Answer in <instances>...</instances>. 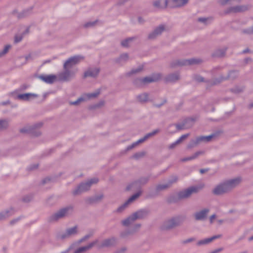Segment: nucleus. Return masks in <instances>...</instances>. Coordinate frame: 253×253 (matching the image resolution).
<instances>
[{
    "label": "nucleus",
    "mask_w": 253,
    "mask_h": 253,
    "mask_svg": "<svg viewBox=\"0 0 253 253\" xmlns=\"http://www.w3.org/2000/svg\"><path fill=\"white\" fill-rule=\"evenodd\" d=\"M136 39V37H132L127 38L121 42V45L123 47H127L128 46V43L130 42H131Z\"/></svg>",
    "instance_id": "nucleus-35"
},
{
    "label": "nucleus",
    "mask_w": 253,
    "mask_h": 253,
    "mask_svg": "<svg viewBox=\"0 0 253 253\" xmlns=\"http://www.w3.org/2000/svg\"><path fill=\"white\" fill-rule=\"evenodd\" d=\"M133 232L132 231V230H126L125 231H122L120 233V237L123 238H125L127 236H128L129 235H131L133 234Z\"/></svg>",
    "instance_id": "nucleus-40"
},
{
    "label": "nucleus",
    "mask_w": 253,
    "mask_h": 253,
    "mask_svg": "<svg viewBox=\"0 0 253 253\" xmlns=\"http://www.w3.org/2000/svg\"><path fill=\"white\" fill-rule=\"evenodd\" d=\"M227 49V47L216 49L211 53V57L217 58H222L225 56Z\"/></svg>",
    "instance_id": "nucleus-24"
},
{
    "label": "nucleus",
    "mask_w": 253,
    "mask_h": 253,
    "mask_svg": "<svg viewBox=\"0 0 253 253\" xmlns=\"http://www.w3.org/2000/svg\"><path fill=\"white\" fill-rule=\"evenodd\" d=\"M186 218L185 216L177 215L165 220L161 226L162 231H169L181 225Z\"/></svg>",
    "instance_id": "nucleus-2"
},
{
    "label": "nucleus",
    "mask_w": 253,
    "mask_h": 253,
    "mask_svg": "<svg viewBox=\"0 0 253 253\" xmlns=\"http://www.w3.org/2000/svg\"><path fill=\"white\" fill-rule=\"evenodd\" d=\"M87 250V249L86 246L81 247L77 249L75 251V253H81L84 252H85Z\"/></svg>",
    "instance_id": "nucleus-58"
},
{
    "label": "nucleus",
    "mask_w": 253,
    "mask_h": 253,
    "mask_svg": "<svg viewBox=\"0 0 253 253\" xmlns=\"http://www.w3.org/2000/svg\"><path fill=\"white\" fill-rule=\"evenodd\" d=\"M165 30V27L164 25H159L155 28L152 32L149 34L148 39L151 40L155 39L158 36L161 35Z\"/></svg>",
    "instance_id": "nucleus-13"
},
{
    "label": "nucleus",
    "mask_w": 253,
    "mask_h": 253,
    "mask_svg": "<svg viewBox=\"0 0 253 253\" xmlns=\"http://www.w3.org/2000/svg\"><path fill=\"white\" fill-rule=\"evenodd\" d=\"M99 93H100V92H99V91H98L96 92L88 93V94H87V96L88 98H95V97H96L99 94Z\"/></svg>",
    "instance_id": "nucleus-61"
},
{
    "label": "nucleus",
    "mask_w": 253,
    "mask_h": 253,
    "mask_svg": "<svg viewBox=\"0 0 253 253\" xmlns=\"http://www.w3.org/2000/svg\"><path fill=\"white\" fill-rule=\"evenodd\" d=\"M180 79V75L178 72L169 74L165 77L164 81L166 83H175Z\"/></svg>",
    "instance_id": "nucleus-18"
},
{
    "label": "nucleus",
    "mask_w": 253,
    "mask_h": 253,
    "mask_svg": "<svg viewBox=\"0 0 253 253\" xmlns=\"http://www.w3.org/2000/svg\"><path fill=\"white\" fill-rule=\"evenodd\" d=\"M169 187V185H168L167 183L165 184H158V185H157L156 187V190L157 192H159L165 189H166Z\"/></svg>",
    "instance_id": "nucleus-45"
},
{
    "label": "nucleus",
    "mask_w": 253,
    "mask_h": 253,
    "mask_svg": "<svg viewBox=\"0 0 253 253\" xmlns=\"http://www.w3.org/2000/svg\"><path fill=\"white\" fill-rule=\"evenodd\" d=\"M160 131V129H156L153 130L152 132L146 134L144 136L147 140L148 138H149L150 137H152L154 135H155V134H156L157 133H159Z\"/></svg>",
    "instance_id": "nucleus-46"
},
{
    "label": "nucleus",
    "mask_w": 253,
    "mask_h": 253,
    "mask_svg": "<svg viewBox=\"0 0 253 253\" xmlns=\"http://www.w3.org/2000/svg\"><path fill=\"white\" fill-rule=\"evenodd\" d=\"M104 101H101L99 102H98L95 104L90 106L89 107V109L90 110H94V109H95L96 108H98L101 107L102 106H103L104 105Z\"/></svg>",
    "instance_id": "nucleus-49"
},
{
    "label": "nucleus",
    "mask_w": 253,
    "mask_h": 253,
    "mask_svg": "<svg viewBox=\"0 0 253 253\" xmlns=\"http://www.w3.org/2000/svg\"><path fill=\"white\" fill-rule=\"evenodd\" d=\"M100 72V68H89L87 71H86L84 74L83 77L84 78H86L87 77H91V78H96Z\"/></svg>",
    "instance_id": "nucleus-20"
},
{
    "label": "nucleus",
    "mask_w": 253,
    "mask_h": 253,
    "mask_svg": "<svg viewBox=\"0 0 253 253\" xmlns=\"http://www.w3.org/2000/svg\"><path fill=\"white\" fill-rule=\"evenodd\" d=\"M241 181L240 177L225 180L215 187L212 190L213 195L219 196L230 192L232 189L238 185Z\"/></svg>",
    "instance_id": "nucleus-1"
},
{
    "label": "nucleus",
    "mask_w": 253,
    "mask_h": 253,
    "mask_svg": "<svg viewBox=\"0 0 253 253\" xmlns=\"http://www.w3.org/2000/svg\"><path fill=\"white\" fill-rule=\"evenodd\" d=\"M11 46L10 44H7L6 45L3 49L0 51V57H2V56L4 55L5 54H6L9 49L11 48Z\"/></svg>",
    "instance_id": "nucleus-48"
},
{
    "label": "nucleus",
    "mask_w": 253,
    "mask_h": 253,
    "mask_svg": "<svg viewBox=\"0 0 253 253\" xmlns=\"http://www.w3.org/2000/svg\"><path fill=\"white\" fill-rule=\"evenodd\" d=\"M195 120V119L194 118H187L183 120L182 124H171L169 126V127L175 126L176 127L177 131H179L183 129L185 126L189 123H191L190 125L192 126L193 123Z\"/></svg>",
    "instance_id": "nucleus-14"
},
{
    "label": "nucleus",
    "mask_w": 253,
    "mask_h": 253,
    "mask_svg": "<svg viewBox=\"0 0 253 253\" xmlns=\"http://www.w3.org/2000/svg\"><path fill=\"white\" fill-rule=\"evenodd\" d=\"M34 194L33 193H30L29 194L24 196L21 200L24 203H29L32 201L34 198Z\"/></svg>",
    "instance_id": "nucleus-34"
},
{
    "label": "nucleus",
    "mask_w": 253,
    "mask_h": 253,
    "mask_svg": "<svg viewBox=\"0 0 253 253\" xmlns=\"http://www.w3.org/2000/svg\"><path fill=\"white\" fill-rule=\"evenodd\" d=\"M223 69V67L218 66L216 67H215L212 69V70L211 71V73L212 74H214L216 73V71L218 70H221Z\"/></svg>",
    "instance_id": "nucleus-64"
},
{
    "label": "nucleus",
    "mask_w": 253,
    "mask_h": 253,
    "mask_svg": "<svg viewBox=\"0 0 253 253\" xmlns=\"http://www.w3.org/2000/svg\"><path fill=\"white\" fill-rule=\"evenodd\" d=\"M23 38V36L21 35H15L14 37V42L18 43L20 42Z\"/></svg>",
    "instance_id": "nucleus-59"
},
{
    "label": "nucleus",
    "mask_w": 253,
    "mask_h": 253,
    "mask_svg": "<svg viewBox=\"0 0 253 253\" xmlns=\"http://www.w3.org/2000/svg\"><path fill=\"white\" fill-rule=\"evenodd\" d=\"M42 126V123H38L34 124L28 128L23 127L20 129L19 131L22 133H28L34 136H39L41 135V132L37 129Z\"/></svg>",
    "instance_id": "nucleus-9"
},
{
    "label": "nucleus",
    "mask_w": 253,
    "mask_h": 253,
    "mask_svg": "<svg viewBox=\"0 0 253 253\" xmlns=\"http://www.w3.org/2000/svg\"><path fill=\"white\" fill-rule=\"evenodd\" d=\"M205 153L204 151H199L195 153L191 156V159L194 160L198 158L199 156L204 155Z\"/></svg>",
    "instance_id": "nucleus-52"
},
{
    "label": "nucleus",
    "mask_w": 253,
    "mask_h": 253,
    "mask_svg": "<svg viewBox=\"0 0 253 253\" xmlns=\"http://www.w3.org/2000/svg\"><path fill=\"white\" fill-rule=\"evenodd\" d=\"M10 121L8 119H0V131L7 129L9 126Z\"/></svg>",
    "instance_id": "nucleus-29"
},
{
    "label": "nucleus",
    "mask_w": 253,
    "mask_h": 253,
    "mask_svg": "<svg viewBox=\"0 0 253 253\" xmlns=\"http://www.w3.org/2000/svg\"><path fill=\"white\" fill-rule=\"evenodd\" d=\"M141 194V191H139L136 193L132 195L131 196H130L128 199L126 201V202L129 204L131 202H132L133 201L136 200L137 198H138Z\"/></svg>",
    "instance_id": "nucleus-36"
},
{
    "label": "nucleus",
    "mask_w": 253,
    "mask_h": 253,
    "mask_svg": "<svg viewBox=\"0 0 253 253\" xmlns=\"http://www.w3.org/2000/svg\"><path fill=\"white\" fill-rule=\"evenodd\" d=\"M150 178V175L140 177L138 179L128 185L126 187V190L129 191L132 189L135 190L140 188L141 186L144 185L148 183Z\"/></svg>",
    "instance_id": "nucleus-8"
},
{
    "label": "nucleus",
    "mask_w": 253,
    "mask_h": 253,
    "mask_svg": "<svg viewBox=\"0 0 253 253\" xmlns=\"http://www.w3.org/2000/svg\"><path fill=\"white\" fill-rule=\"evenodd\" d=\"M199 188L198 186H192L179 191L177 194V197L172 196L170 197L168 202L169 203H176L179 200L189 198L192 194L197 193Z\"/></svg>",
    "instance_id": "nucleus-3"
},
{
    "label": "nucleus",
    "mask_w": 253,
    "mask_h": 253,
    "mask_svg": "<svg viewBox=\"0 0 253 253\" xmlns=\"http://www.w3.org/2000/svg\"><path fill=\"white\" fill-rule=\"evenodd\" d=\"M167 102V98H164L163 100V102L160 104H153V106L160 108H161L163 105H164L165 103H166Z\"/></svg>",
    "instance_id": "nucleus-60"
},
{
    "label": "nucleus",
    "mask_w": 253,
    "mask_h": 253,
    "mask_svg": "<svg viewBox=\"0 0 253 253\" xmlns=\"http://www.w3.org/2000/svg\"><path fill=\"white\" fill-rule=\"evenodd\" d=\"M251 5L250 4L231 6L228 7L225 11L224 13L225 14H228L231 13H236L239 12H243L249 10L251 9Z\"/></svg>",
    "instance_id": "nucleus-10"
},
{
    "label": "nucleus",
    "mask_w": 253,
    "mask_h": 253,
    "mask_svg": "<svg viewBox=\"0 0 253 253\" xmlns=\"http://www.w3.org/2000/svg\"><path fill=\"white\" fill-rule=\"evenodd\" d=\"M128 203L126 201L125 203L120 206L116 211V212L117 213H121L127 207L128 205Z\"/></svg>",
    "instance_id": "nucleus-41"
},
{
    "label": "nucleus",
    "mask_w": 253,
    "mask_h": 253,
    "mask_svg": "<svg viewBox=\"0 0 253 253\" xmlns=\"http://www.w3.org/2000/svg\"><path fill=\"white\" fill-rule=\"evenodd\" d=\"M243 88L238 86L235 87L230 89L231 91L234 93H239L243 91Z\"/></svg>",
    "instance_id": "nucleus-54"
},
{
    "label": "nucleus",
    "mask_w": 253,
    "mask_h": 253,
    "mask_svg": "<svg viewBox=\"0 0 253 253\" xmlns=\"http://www.w3.org/2000/svg\"><path fill=\"white\" fill-rule=\"evenodd\" d=\"M77 232V227L74 226L73 227L67 229L66 232L65 233L61 234L60 236L61 239H64L69 237L70 236L75 235Z\"/></svg>",
    "instance_id": "nucleus-26"
},
{
    "label": "nucleus",
    "mask_w": 253,
    "mask_h": 253,
    "mask_svg": "<svg viewBox=\"0 0 253 253\" xmlns=\"http://www.w3.org/2000/svg\"><path fill=\"white\" fill-rule=\"evenodd\" d=\"M202 62V60L199 58H191L189 59H176L173 60L170 64L171 68H175L177 66H182L185 65H198Z\"/></svg>",
    "instance_id": "nucleus-7"
},
{
    "label": "nucleus",
    "mask_w": 253,
    "mask_h": 253,
    "mask_svg": "<svg viewBox=\"0 0 253 253\" xmlns=\"http://www.w3.org/2000/svg\"><path fill=\"white\" fill-rule=\"evenodd\" d=\"M117 244V239L115 237H111L104 240L100 245H98L99 249L104 248H111L116 246Z\"/></svg>",
    "instance_id": "nucleus-12"
},
{
    "label": "nucleus",
    "mask_w": 253,
    "mask_h": 253,
    "mask_svg": "<svg viewBox=\"0 0 253 253\" xmlns=\"http://www.w3.org/2000/svg\"><path fill=\"white\" fill-rule=\"evenodd\" d=\"M98 181V178H93L85 182L80 183L73 191V194L76 196L88 190L93 184L97 183Z\"/></svg>",
    "instance_id": "nucleus-6"
},
{
    "label": "nucleus",
    "mask_w": 253,
    "mask_h": 253,
    "mask_svg": "<svg viewBox=\"0 0 253 253\" xmlns=\"http://www.w3.org/2000/svg\"><path fill=\"white\" fill-rule=\"evenodd\" d=\"M178 178L176 175H172L168 181V185L169 187L173 183H176L178 181Z\"/></svg>",
    "instance_id": "nucleus-37"
},
{
    "label": "nucleus",
    "mask_w": 253,
    "mask_h": 253,
    "mask_svg": "<svg viewBox=\"0 0 253 253\" xmlns=\"http://www.w3.org/2000/svg\"><path fill=\"white\" fill-rule=\"evenodd\" d=\"M97 22V20L87 22L84 25V27L85 28L93 27L95 26Z\"/></svg>",
    "instance_id": "nucleus-47"
},
{
    "label": "nucleus",
    "mask_w": 253,
    "mask_h": 253,
    "mask_svg": "<svg viewBox=\"0 0 253 253\" xmlns=\"http://www.w3.org/2000/svg\"><path fill=\"white\" fill-rule=\"evenodd\" d=\"M142 78H136L133 81V84L136 86H140L143 84Z\"/></svg>",
    "instance_id": "nucleus-51"
},
{
    "label": "nucleus",
    "mask_w": 253,
    "mask_h": 253,
    "mask_svg": "<svg viewBox=\"0 0 253 253\" xmlns=\"http://www.w3.org/2000/svg\"><path fill=\"white\" fill-rule=\"evenodd\" d=\"M209 211V209H204L199 211L195 212L194 214L195 219L197 221L205 220L207 218Z\"/></svg>",
    "instance_id": "nucleus-17"
},
{
    "label": "nucleus",
    "mask_w": 253,
    "mask_h": 253,
    "mask_svg": "<svg viewBox=\"0 0 253 253\" xmlns=\"http://www.w3.org/2000/svg\"><path fill=\"white\" fill-rule=\"evenodd\" d=\"M222 83L219 77L216 78L212 80H208V84L211 85H216Z\"/></svg>",
    "instance_id": "nucleus-39"
},
{
    "label": "nucleus",
    "mask_w": 253,
    "mask_h": 253,
    "mask_svg": "<svg viewBox=\"0 0 253 253\" xmlns=\"http://www.w3.org/2000/svg\"><path fill=\"white\" fill-rule=\"evenodd\" d=\"M83 59V57L77 55L68 58L64 64V69L70 68L79 63L81 59Z\"/></svg>",
    "instance_id": "nucleus-11"
},
{
    "label": "nucleus",
    "mask_w": 253,
    "mask_h": 253,
    "mask_svg": "<svg viewBox=\"0 0 253 253\" xmlns=\"http://www.w3.org/2000/svg\"><path fill=\"white\" fill-rule=\"evenodd\" d=\"M215 136L214 134H212L208 136H200L197 137L198 142L200 143L202 142H208L211 141V139Z\"/></svg>",
    "instance_id": "nucleus-30"
},
{
    "label": "nucleus",
    "mask_w": 253,
    "mask_h": 253,
    "mask_svg": "<svg viewBox=\"0 0 253 253\" xmlns=\"http://www.w3.org/2000/svg\"><path fill=\"white\" fill-rule=\"evenodd\" d=\"M145 152H137L135 154L132 156V158L136 160H138L142 157H143L145 155Z\"/></svg>",
    "instance_id": "nucleus-50"
},
{
    "label": "nucleus",
    "mask_w": 253,
    "mask_h": 253,
    "mask_svg": "<svg viewBox=\"0 0 253 253\" xmlns=\"http://www.w3.org/2000/svg\"><path fill=\"white\" fill-rule=\"evenodd\" d=\"M73 74V72L69 70L68 68L64 69V71L59 74L58 80L61 82L69 81Z\"/></svg>",
    "instance_id": "nucleus-15"
},
{
    "label": "nucleus",
    "mask_w": 253,
    "mask_h": 253,
    "mask_svg": "<svg viewBox=\"0 0 253 253\" xmlns=\"http://www.w3.org/2000/svg\"><path fill=\"white\" fill-rule=\"evenodd\" d=\"M199 144V142H198L197 137L195 140H192L187 145V148L191 149L194 147H195L197 144Z\"/></svg>",
    "instance_id": "nucleus-43"
},
{
    "label": "nucleus",
    "mask_w": 253,
    "mask_h": 253,
    "mask_svg": "<svg viewBox=\"0 0 253 253\" xmlns=\"http://www.w3.org/2000/svg\"><path fill=\"white\" fill-rule=\"evenodd\" d=\"M153 6L158 10H163V5L161 4V0H155L152 3Z\"/></svg>",
    "instance_id": "nucleus-38"
},
{
    "label": "nucleus",
    "mask_w": 253,
    "mask_h": 253,
    "mask_svg": "<svg viewBox=\"0 0 253 253\" xmlns=\"http://www.w3.org/2000/svg\"><path fill=\"white\" fill-rule=\"evenodd\" d=\"M129 55L126 53H124L120 55V56L115 59L116 63L121 64L122 63H126L128 60Z\"/></svg>",
    "instance_id": "nucleus-28"
},
{
    "label": "nucleus",
    "mask_w": 253,
    "mask_h": 253,
    "mask_svg": "<svg viewBox=\"0 0 253 253\" xmlns=\"http://www.w3.org/2000/svg\"><path fill=\"white\" fill-rule=\"evenodd\" d=\"M137 98L141 103H146L148 101H152L148 99V94L146 92L138 95L137 96Z\"/></svg>",
    "instance_id": "nucleus-33"
},
{
    "label": "nucleus",
    "mask_w": 253,
    "mask_h": 253,
    "mask_svg": "<svg viewBox=\"0 0 253 253\" xmlns=\"http://www.w3.org/2000/svg\"><path fill=\"white\" fill-rule=\"evenodd\" d=\"M149 213L150 211L147 209H142L139 210L122 220V224L123 226L127 227L136 220L145 218L149 215Z\"/></svg>",
    "instance_id": "nucleus-4"
},
{
    "label": "nucleus",
    "mask_w": 253,
    "mask_h": 253,
    "mask_svg": "<svg viewBox=\"0 0 253 253\" xmlns=\"http://www.w3.org/2000/svg\"><path fill=\"white\" fill-rule=\"evenodd\" d=\"M33 7H31L28 9L24 10L22 12L18 13L17 16L18 18L19 19H21L28 16L31 13Z\"/></svg>",
    "instance_id": "nucleus-31"
},
{
    "label": "nucleus",
    "mask_w": 253,
    "mask_h": 253,
    "mask_svg": "<svg viewBox=\"0 0 253 253\" xmlns=\"http://www.w3.org/2000/svg\"><path fill=\"white\" fill-rule=\"evenodd\" d=\"M24 217L23 216L21 215L19 217L15 218L14 219H12L9 222V225L12 226L14 225L15 224L17 223L18 221H19L21 219H22Z\"/></svg>",
    "instance_id": "nucleus-53"
},
{
    "label": "nucleus",
    "mask_w": 253,
    "mask_h": 253,
    "mask_svg": "<svg viewBox=\"0 0 253 253\" xmlns=\"http://www.w3.org/2000/svg\"><path fill=\"white\" fill-rule=\"evenodd\" d=\"M162 77L161 73H156L152 74L151 76L146 77L142 78L143 84H147L156 82L160 80Z\"/></svg>",
    "instance_id": "nucleus-16"
},
{
    "label": "nucleus",
    "mask_w": 253,
    "mask_h": 253,
    "mask_svg": "<svg viewBox=\"0 0 253 253\" xmlns=\"http://www.w3.org/2000/svg\"><path fill=\"white\" fill-rule=\"evenodd\" d=\"M189 0H170L169 7L171 8H179L183 6L188 2Z\"/></svg>",
    "instance_id": "nucleus-22"
},
{
    "label": "nucleus",
    "mask_w": 253,
    "mask_h": 253,
    "mask_svg": "<svg viewBox=\"0 0 253 253\" xmlns=\"http://www.w3.org/2000/svg\"><path fill=\"white\" fill-rule=\"evenodd\" d=\"M222 237V235L221 234L216 235L213 236L210 238H205L201 240L198 241L196 245L198 247H201L202 246H204L206 245H208L210 244L211 242L213 241L214 240H216L217 239H219Z\"/></svg>",
    "instance_id": "nucleus-19"
},
{
    "label": "nucleus",
    "mask_w": 253,
    "mask_h": 253,
    "mask_svg": "<svg viewBox=\"0 0 253 253\" xmlns=\"http://www.w3.org/2000/svg\"><path fill=\"white\" fill-rule=\"evenodd\" d=\"M142 68L141 67L135 69H132L129 72L127 73V75L128 76H131V75H133L134 74L137 73L139 72H140L142 70Z\"/></svg>",
    "instance_id": "nucleus-55"
},
{
    "label": "nucleus",
    "mask_w": 253,
    "mask_h": 253,
    "mask_svg": "<svg viewBox=\"0 0 253 253\" xmlns=\"http://www.w3.org/2000/svg\"><path fill=\"white\" fill-rule=\"evenodd\" d=\"M194 79L199 83L205 82L208 84V80H205L204 78L199 75H194Z\"/></svg>",
    "instance_id": "nucleus-44"
},
{
    "label": "nucleus",
    "mask_w": 253,
    "mask_h": 253,
    "mask_svg": "<svg viewBox=\"0 0 253 253\" xmlns=\"http://www.w3.org/2000/svg\"><path fill=\"white\" fill-rule=\"evenodd\" d=\"M104 198V195L101 194L100 195H95L94 196L88 197L85 199L86 203L92 205L100 202Z\"/></svg>",
    "instance_id": "nucleus-23"
},
{
    "label": "nucleus",
    "mask_w": 253,
    "mask_h": 253,
    "mask_svg": "<svg viewBox=\"0 0 253 253\" xmlns=\"http://www.w3.org/2000/svg\"><path fill=\"white\" fill-rule=\"evenodd\" d=\"M15 211L13 208L6 209L0 212V221L4 220L10 216L14 215Z\"/></svg>",
    "instance_id": "nucleus-21"
},
{
    "label": "nucleus",
    "mask_w": 253,
    "mask_h": 253,
    "mask_svg": "<svg viewBox=\"0 0 253 253\" xmlns=\"http://www.w3.org/2000/svg\"><path fill=\"white\" fill-rule=\"evenodd\" d=\"M32 97H37L38 95L35 93H26L24 94H20L17 95V99L19 100L28 101Z\"/></svg>",
    "instance_id": "nucleus-27"
},
{
    "label": "nucleus",
    "mask_w": 253,
    "mask_h": 253,
    "mask_svg": "<svg viewBox=\"0 0 253 253\" xmlns=\"http://www.w3.org/2000/svg\"><path fill=\"white\" fill-rule=\"evenodd\" d=\"M74 206L69 205L60 209L56 212L51 215L47 218L48 222L58 221L59 219L67 216L73 212Z\"/></svg>",
    "instance_id": "nucleus-5"
},
{
    "label": "nucleus",
    "mask_w": 253,
    "mask_h": 253,
    "mask_svg": "<svg viewBox=\"0 0 253 253\" xmlns=\"http://www.w3.org/2000/svg\"><path fill=\"white\" fill-rule=\"evenodd\" d=\"M212 18L211 17L205 18V17H199L198 18L197 21L199 22L204 23L207 25L209 24L208 22L210 20H212Z\"/></svg>",
    "instance_id": "nucleus-42"
},
{
    "label": "nucleus",
    "mask_w": 253,
    "mask_h": 253,
    "mask_svg": "<svg viewBox=\"0 0 253 253\" xmlns=\"http://www.w3.org/2000/svg\"><path fill=\"white\" fill-rule=\"evenodd\" d=\"M38 78L47 84H52L56 79L57 77L54 75H41L38 76Z\"/></svg>",
    "instance_id": "nucleus-25"
},
{
    "label": "nucleus",
    "mask_w": 253,
    "mask_h": 253,
    "mask_svg": "<svg viewBox=\"0 0 253 253\" xmlns=\"http://www.w3.org/2000/svg\"><path fill=\"white\" fill-rule=\"evenodd\" d=\"M239 72L237 70H230L228 72L227 75L228 80H234L238 78Z\"/></svg>",
    "instance_id": "nucleus-32"
},
{
    "label": "nucleus",
    "mask_w": 253,
    "mask_h": 253,
    "mask_svg": "<svg viewBox=\"0 0 253 253\" xmlns=\"http://www.w3.org/2000/svg\"><path fill=\"white\" fill-rule=\"evenodd\" d=\"M195 240H196L195 238L191 237V238H188L187 239L182 241V243L183 244H186L192 242L193 241H195Z\"/></svg>",
    "instance_id": "nucleus-62"
},
{
    "label": "nucleus",
    "mask_w": 253,
    "mask_h": 253,
    "mask_svg": "<svg viewBox=\"0 0 253 253\" xmlns=\"http://www.w3.org/2000/svg\"><path fill=\"white\" fill-rule=\"evenodd\" d=\"M99 242V240L98 239H96L93 242L90 243L88 245L86 246L87 250L92 248L94 246H95L96 244H97Z\"/></svg>",
    "instance_id": "nucleus-57"
},
{
    "label": "nucleus",
    "mask_w": 253,
    "mask_h": 253,
    "mask_svg": "<svg viewBox=\"0 0 253 253\" xmlns=\"http://www.w3.org/2000/svg\"><path fill=\"white\" fill-rule=\"evenodd\" d=\"M189 136V133H186L181 136L177 140L176 143H181L183 140L187 138Z\"/></svg>",
    "instance_id": "nucleus-56"
},
{
    "label": "nucleus",
    "mask_w": 253,
    "mask_h": 253,
    "mask_svg": "<svg viewBox=\"0 0 253 253\" xmlns=\"http://www.w3.org/2000/svg\"><path fill=\"white\" fill-rule=\"evenodd\" d=\"M38 167H39V164H33V165H30L27 168V170L28 171L33 170L37 169L38 168Z\"/></svg>",
    "instance_id": "nucleus-63"
}]
</instances>
